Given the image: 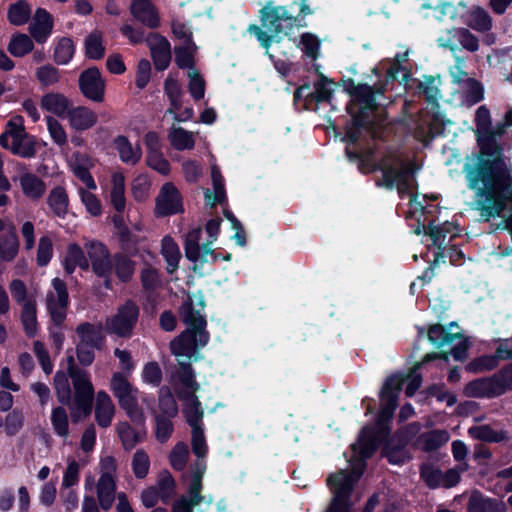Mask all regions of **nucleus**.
Here are the masks:
<instances>
[{
    "label": "nucleus",
    "mask_w": 512,
    "mask_h": 512,
    "mask_svg": "<svg viewBox=\"0 0 512 512\" xmlns=\"http://www.w3.org/2000/svg\"><path fill=\"white\" fill-rule=\"evenodd\" d=\"M204 307L202 296H198L195 300L189 298V301L179 308V315L186 329L170 342L171 353L178 364L171 384L179 399L192 397L200 389V385L195 381L191 363L201 358L199 351L209 341Z\"/></svg>",
    "instance_id": "f257e3e1"
},
{
    "label": "nucleus",
    "mask_w": 512,
    "mask_h": 512,
    "mask_svg": "<svg viewBox=\"0 0 512 512\" xmlns=\"http://www.w3.org/2000/svg\"><path fill=\"white\" fill-rule=\"evenodd\" d=\"M437 358L443 359L445 363L448 362L447 354H427L421 363H417L412 371L404 377L401 374L390 376L384 383L380 394V413L375 427H366L362 430L359 436V450L363 458L370 457L376 450L378 444L387 438L390 432L388 422L393 416L394 410L397 406V399L403 384H406L405 394L411 397L421 386L422 378L417 372L423 365L430 360Z\"/></svg>",
    "instance_id": "f03ea898"
},
{
    "label": "nucleus",
    "mask_w": 512,
    "mask_h": 512,
    "mask_svg": "<svg viewBox=\"0 0 512 512\" xmlns=\"http://www.w3.org/2000/svg\"><path fill=\"white\" fill-rule=\"evenodd\" d=\"M379 169L382 177L378 180V185L390 189L396 188L402 197L407 195L412 213L423 211V205L414 194L415 172L410 162H407L400 154L392 152L382 158Z\"/></svg>",
    "instance_id": "7ed1b4c3"
},
{
    "label": "nucleus",
    "mask_w": 512,
    "mask_h": 512,
    "mask_svg": "<svg viewBox=\"0 0 512 512\" xmlns=\"http://www.w3.org/2000/svg\"><path fill=\"white\" fill-rule=\"evenodd\" d=\"M313 10L305 0H294L284 5H277L274 1H268L259 10V22L267 27L266 32H291L306 28V17Z\"/></svg>",
    "instance_id": "20e7f679"
},
{
    "label": "nucleus",
    "mask_w": 512,
    "mask_h": 512,
    "mask_svg": "<svg viewBox=\"0 0 512 512\" xmlns=\"http://www.w3.org/2000/svg\"><path fill=\"white\" fill-rule=\"evenodd\" d=\"M68 376L74 388V408L72 422L77 423L82 417H87L92 411L94 387L87 371L75 365L73 356L67 358Z\"/></svg>",
    "instance_id": "39448f33"
},
{
    "label": "nucleus",
    "mask_w": 512,
    "mask_h": 512,
    "mask_svg": "<svg viewBox=\"0 0 512 512\" xmlns=\"http://www.w3.org/2000/svg\"><path fill=\"white\" fill-rule=\"evenodd\" d=\"M220 225L221 219L219 218H214L207 222L205 228L209 235V239L202 245L199 244L202 238L201 227L194 228L186 234L184 242L185 256L188 260L195 263L194 268L197 267L198 262L202 265L208 262L209 258H212L213 261L216 260L211 246L217 239Z\"/></svg>",
    "instance_id": "423d86ee"
},
{
    "label": "nucleus",
    "mask_w": 512,
    "mask_h": 512,
    "mask_svg": "<svg viewBox=\"0 0 512 512\" xmlns=\"http://www.w3.org/2000/svg\"><path fill=\"white\" fill-rule=\"evenodd\" d=\"M0 145L22 158H32L36 154L35 140L25 131L23 118L19 115L7 122L5 131L0 135Z\"/></svg>",
    "instance_id": "0eeeda50"
},
{
    "label": "nucleus",
    "mask_w": 512,
    "mask_h": 512,
    "mask_svg": "<svg viewBox=\"0 0 512 512\" xmlns=\"http://www.w3.org/2000/svg\"><path fill=\"white\" fill-rule=\"evenodd\" d=\"M110 389L130 420L136 424H144V412L138 404V389L128 381L127 376L119 372L113 373Z\"/></svg>",
    "instance_id": "6e6552de"
},
{
    "label": "nucleus",
    "mask_w": 512,
    "mask_h": 512,
    "mask_svg": "<svg viewBox=\"0 0 512 512\" xmlns=\"http://www.w3.org/2000/svg\"><path fill=\"white\" fill-rule=\"evenodd\" d=\"M327 484L331 488L334 497L326 512H350L352 471L340 470L329 475Z\"/></svg>",
    "instance_id": "1a4fd4ad"
},
{
    "label": "nucleus",
    "mask_w": 512,
    "mask_h": 512,
    "mask_svg": "<svg viewBox=\"0 0 512 512\" xmlns=\"http://www.w3.org/2000/svg\"><path fill=\"white\" fill-rule=\"evenodd\" d=\"M139 309L132 301H126L125 304L117 309L116 314L107 318L105 329L108 333L118 337L128 338L137 324Z\"/></svg>",
    "instance_id": "9d476101"
},
{
    "label": "nucleus",
    "mask_w": 512,
    "mask_h": 512,
    "mask_svg": "<svg viewBox=\"0 0 512 512\" xmlns=\"http://www.w3.org/2000/svg\"><path fill=\"white\" fill-rule=\"evenodd\" d=\"M53 290L46 294V307L55 325H61L66 318L69 294L66 283L60 278L52 280Z\"/></svg>",
    "instance_id": "9b49d317"
},
{
    "label": "nucleus",
    "mask_w": 512,
    "mask_h": 512,
    "mask_svg": "<svg viewBox=\"0 0 512 512\" xmlns=\"http://www.w3.org/2000/svg\"><path fill=\"white\" fill-rule=\"evenodd\" d=\"M428 339L437 347H451V354L455 360L463 361L468 349L467 340L459 333H449L441 325H432L428 331Z\"/></svg>",
    "instance_id": "f8f14e48"
},
{
    "label": "nucleus",
    "mask_w": 512,
    "mask_h": 512,
    "mask_svg": "<svg viewBox=\"0 0 512 512\" xmlns=\"http://www.w3.org/2000/svg\"><path fill=\"white\" fill-rule=\"evenodd\" d=\"M91 263L92 271L105 279V286L110 288V276L112 274V261L108 248L99 241H90L84 245Z\"/></svg>",
    "instance_id": "ddd939ff"
},
{
    "label": "nucleus",
    "mask_w": 512,
    "mask_h": 512,
    "mask_svg": "<svg viewBox=\"0 0 512 512\" xmlns=\"http://www.w3.org/2000/svg\"><path fill=\"white\" fill-rule=\"evenodd\" d=\"M78 85L85 98L96 103L104 101L106 82L97 67H90L82 71L78 78Z\"/></svg>",
    "instance_id": "4468645a"
},
{
    "label": "nucleus",
    "mask_w": 512,
    "mask_h": 512,
    "mask_svg": "<svg viewBox=\"0 0 512 512\" xmlns=\"http://www.w3.org/2000/svg\"><path fill=\"white\" fill-rule=\"evenodd\" d=\"M129 11L135 23L150 30L161 27L159 9L152 0H131Z\"/></svg>",
    "instance_id": "2eb2a0df"
},
{
    "label": "nucleus",
    "mask_w": 512,
    "mask_h": 512,
    "mask_svg": "<svg viewBox=\"0 0 512 512\" xmlns=\"http://www.w3.org/2000/svg\"><path fill=\"white\" fill-rule=\"evenodd\" d=\"M145 43L149 47L155 69L158 71L167 69L172 58L168 40L161 34H147Z\"/></svg>",
    "instance_id": "dca6fc26"
},
{
    "label": "nucleus",
    "mask_w": 512,
    "mask_h": 512,
    "mask_svg": "<svg viewBox=\"0 0 512 512\" xmlns=\"http://www.w3.org/2000/svg\"><path fill=\"white\" fill-rule=\"evenodd\" d=\"M183 211L181 196L172 183H165L156 198L155 213L158 216H168Z\"/></svg>",
    "instance_id": "f3484780"
},
{
    "label": "nucleus",
    "mask_w": 512,
    "mask_h": 512,
    "mask_svg": "<svg viewBox=\"0 0 512 512\" xmlns=\"http://www.w3.org/2000/svg\"><path fill=\"white\" fill-rule=\"evenodd\" d=\"M463 23L476 32H490L492 29V17L481 6H471L462 15Z\"/></svg>",
    "instance_id": "a211bd4d"
},
{
    "label": "nucleus",
    "mask_w": 512,
    "mask_h": 512,
    "mask_svg": "<svg viewBox=\"0 0 512 512\" xmlns=\"http://www.w3.org/2000/svg\"><path fill=\"white\" fill-rule=\"evenodd\" d=\"M67 118L70 126L77 131L92 128L98 120L97 114L85 106L71 107Z\"/></svg>",
    "instance_id": "6ab92c4d"
},
{
    "label": "nucleus",
    "mask_w": 512,
    "mask_h": 512,
    "mask_svg": "<svg viewBox=\"0 0 512 512\" xmlns=\"http://www.w3.org/2000/svg\"><path fill=\"white\" fill-rule=\"evenodd\" d=\"M115 413V405L105 391H99L96 396L95 418L100 427L111 425Z\"/></svg>",
    "instance_id": "aec40b11"
},
{
    "label": "nucleus",
    "mask_w": 512,
    "mask_h": 512,
    "mask_svg": "<svg viewBox=\"0 0 512 512\" xmlns=\"http://www.w3.org/2000/svg\"><path fill=\"white\" fill-rule=\"evenodd\" d=\"M40 105L44 110L58 117H67L71 108V102L65 95L54 92L43 95Z\"/></svg>",
    "instance_id": "412c9836"
},
{
    "label": "nucleus",
    "mask_w": 512,
    "mask_h": 512,
    "mask_svg": "<svg viewBox=\"0 0 512 512\" xmlns=\"http://www.w3.org/2000/svg\"><path fill=\"white\" fill-rule=\"evenodd\" d=\"M103 326L99 324H92L84 322L76 327V333L79 337V342L90 344L96 349H101L104 341Z\"/></svg>",
    "instance_id": "4be33fe9"
},
{
    "label": "nucleus",
    "mask_w": 512,
    "mask_h": 512,
    "mask_svg": "<svg viewBox=\"0 0 512 512\" xmlns=\"http://www.w3.org/2000/svg\"><path fill=\"white\" fill-rule=\"evenodd\" d=\"M114 144L120 159L124 163L135 165L140 161L142 150L139 144L132 145L128 138L122 135L115 138Z\"/></svg>",
    "instance_id": "5701e85b"
},
{
    "label": "nucleus",
    "mask_w": 512,
    "mask_h": 512,
    "mask_svg": "<svg viewBox=\"0 0 512 512\" xmlns=\"http://www.w3.org/2000/svg\"><path fill=\"white\" fill-rule=\"evenodd\" d=\"M97 500L103 510H109L115 501L116 482L114 478L99 477L96 485Z\"/></svg>",
    "instance_id": "b1692460"
},
{
    "label": "nucleus",
    "mask_w": 512,
    "mask_h": 512,
    "mask_svg": "<svg viewBox=\"0 0 512 512\" xmlns=\"http://www.w3.org/2000/svg\"><path fill=\"white\" fill-rule=\"evenodd\" d=\"M23 194L31 200H39L45 193L46 185L42 179L32 173H25L19 178Z\"/></svg>",
    "instance_id": "393cba45"
},
{
    "label": "nucleus",
    "mask_w": 512,
    "mask_h": 512,
    "mask_svg": "<svg viewBox=\"0 0 512 512\" xmlns=\"http://www.w3.org/2000/svg\"><path fill=\"white\" fill-rule=\"evenodd\" d=\"M47 204L52 213L59 218H64L68 213L69 198L62 186L54 187L47 196Z\"/></svg>",
    "instance_id": "a878e982"
},
{
    "label": "nucleus",
    "mask_w": 512,
    "mask_h": 512,
    "mask_svg": "<svg viewBox=\"0 0 512 512\" xmlns=\"http://www.w3.org/2000/svg\"><path fill=\"white\" fill-rule=\"evenodd\" d=\"M19 250L18 235L15 227H9L6 233L0 234V259L12 261Z\"/></svg>",
    "instance_id": "bb28decb"
},
{
    "label": "nucleus",
    "mask_w": 512,
    "mask_h": 512,
    "mask_svg": "<svg viewBox=\"0 0 512 512\" xmlns=\"http://www.w3.org/2000/svg\"><path fill=\"white\" fill-rule=\"evenodd\" d=\"M384 92V86L380 85L376 90L371 86L359 85L354 87V103L362 105L364 109H373L377 105V97Z\"/></svg>",
    "instance_id": "cd10ccee"
},
{
    "label": "nucleus",
    "mask_w": 512,
    "mask_h": 512,
    "mask_svg": "<svg viewBox=\"0 0 512 512\" xmlns=\"http://www.w3.org/2000/svg\"><path fill=\"white\" fill-rule=\"evenodd\" d=\"M54 387L57 400L62 405H66L69 407L70 415L72 416V409L74 408V397L72 398L68 376L65 372H56L54 376Z\"/></svg>",
    "instance_id": "c85d7f7f"
},
{
    "label": "nucleus",
    "mask_w": 512,
    "mask_h": 512,
    "mask_svg": "<svg viewBox=\"0 0 512 512\" xmlns=\"http://www.w3.org/2000/svg\"><path fill=\"white\" fill-rule=\"evenodd\" d=\"M450 435L446 430H433L421 434L417 439V446L425 451H433L447 443Z\"/></svg>",
    "instance_id": "c756f323"
},
{
    "label": "nucleus",
    "mask_w": 512,
    "mask_h": 512,
    "mask_svg": "<svg viewBox=\"0 0 512 512\" xmlns=\"http://www.w3.org/2000/svg\"><path fill=\"white\" fill-rule=\"evenodd\" d=\"M158 411H153L155 414H162L168 417H176L178 414V405L172 394L171 388L162 386L158 392Z\"/></svg>",
    "instance_id": "7c9ffc66"
},
{
    "label": "nucleus",
    "mask_w": 512,
    "mask_h": 512,
    "mask_svg": "<svg viewBox=\"0 0 512 512\" xmlns=\"http://www.w3.org/2000/svg\"><path fill=\"white\" fill-rule=\"evenodd\" d=\"M409 51L406 50L403 54H397L394 59H386L379 63L373 69V72L378 74L385 71L387 80H394L401 71H406L402 63L407 60Z\"/></svg>",
    "instance_id": "2f4dec72"
},
{
    "label": "nucleus",
    "mask_w": 512,
    "mask_h": 512,
    "mask_svg": "<svg viewBox=\"0 0 512 512\" xmlns=\"http://www.w3.org/2000/svg\"><path fill=\"white\" fill-rule=\"evenodd\" d=\"M31 6L25 0H18L8 7L7 19L14 26H23L31 18Z\"/></svg>",
    "instance_id": "473e14b6"
},
{
    "label": "nucleus",
    "mask_w": 512,
    "mask_h": 512,
    "mask_svg": "<svg viewBox=\"0 0 512 512\" xmlns=\"http://www.w3.org/2000/svg\"><path fill=\"white\" fill-rule=\"evenodd\" d=\"M30 19L27 32H52L54 18L45 8L38 7Z\"/></svg>",
    "instance_id": "72a5a7b5"
},
{
    "label": "nucleus",
    "mask_w": 512,
    "mask_h": 512,
    "mask_svg": "<svg viewBox=\"0 0 512 512\" xmlns=\"http://www.w3.org/2000/svg\"><path fill=\"white\" fill-rule=\"evenodd\" d=\"M180 400L184 401L183 412L185 414L188 424L191 426L192 429L194 427L200 428L204 413L201 407V403L199 402L197 396L192 395V397Z\"/></svg>",
    "instance_id": "f704fd0d"
},
{
    "label": "nucleus",
    "mask_w": 512,
    "mask_h": 512,
    "mask_svg": "<svg viewBox=\"0 0 512 512\" xmlns=\"http://www.w3.org/2000/svg\"><path fill=\"white\" fill-rule=\"evenodd\" d=\"M112 188L110 192L111 204L118 212L125 209V178L121 173H114L111 178Z\"/></svg>",
    "instance_id": "c9c22d12"
},
{
    "label": "nucleus",
    "mask_w": 512,
    "mask_h": 512,
    "mask_svg": "<svg viewBox=\"0 0 512 512\" xmlns=\"http://www.w3.org/2000/svg\"><path fill=\"white\" fill-rule=\"evenodd\" d=\"M161 253L167 262L168 273L172 274L178 268L181 254L178 245L171 237L166 236L163 238Z\"/></svg>",
    "instance_id": "e433bc0d"
},
{
    "label": "nucleus",
    "mask_w": 512,
    "mask_h": 512,
    "mask_svg": "<svg viewBox=\"0 0 512 512\" xmlns=\"http://www.w3.org/2000/svg\"><path fill=\"white\" fill-rule=\"evenodd\" d=\"M122 282H127L131 279L134 273V262L126 255L117 253L113 256L112 272Z\"/></svg>",
    "instance_id": "4c0bfd02"
},
{
    "label": "nucleus",
    "mask_w": 512,
    "mask_h": 512,
    "mask_svg": "<svg viewBox=\"0 0 512 512\" xmlns=\"http://www.w3.org/2000/svg\"><path fill=\"white\" fill-rule=\"evenodd\" d=\"M168 139L177 150L192 149L194 147L193 133L181 127L172 126Z\"/></svg>",
    "instance_id": "58836bf2"
},
{
    "label": "nucleus",
    "mask_w": 512,
    "mask_h": 512,
    "mask_svg": "<svg viewBox=\"0 0 512 512\" xmlns=\"http://www.w3.org/2000/svg\"><path fill=\"white\" fill-rule=\"evenodd\" d=\"M21 322L27 336L33 337L36 335L37 317L35 300H27V302L24 303L21 311Z\"/></svg>",
    "instance_id": "ea45409f"
},
{
    "label": "nucleus",
    "mask_w": 512,
    "mask_h": 512,
    "mask_svg": "<svg viewBox=\"0 0 512 512\" xmlns=\"http://www.w3.org/2000/svg\"><path fill=\"white\" fill-rule=\"evenodd\" d=\"M196 49L195 44L190 40L189 37H185L184 45L175 48V62L181 69L193 68L194 58L193 54Z\"/></svg>",
    "instance_id": "a19ab883"
},
{
    "label": "nucleus",
    "mask_w": 512,
    "mask_h": 512,
    "mask_svg": "<svg viewBox=\"0 0 512 512\" xmlns=\"http://www.w3.org/2000/svg\"><path fill=\"white\" fill-rule=\"evenodd\" d=\"M496 385L494 384L493 377L489 379H479L470 382L465 388L468 396L472 397H485L495 394Z\"/></svg>",
    "instance_id": "79ce46f5"
},
{
    "label": "nucleus",
    "mask_w": 512,
    "mask_h": 512,
    "mask_svg": "<svg viewBox=\"0 0 512 512\" xmlns=\"http://www.w3.org/2000/svg\"><path fill=\"white\" fill-rule=\"evenodd\" d=\"M468 434L474 438L486 442H500L506 439V433L493 430L488 425H478L470 427Z\"/></svg>",
    "instance_id": "37998d69"
},
{
    "label": "nucleus",
    "mask_w": 512,
    "mask_h": 512,
    "mask_svg": "<svg viewBox=\"0 0 512 512\" xmlns=\"http://www.w3.org/2000/svg\"><path fill=\"white\" fill-rule=\"evenodd\" d=\"M51 424L58 436L64 439L69 436V418L65 408L58 406L52 410Z\"/></svg>",
    "instance_id": "c03bdc74"
},
{
    "label": "nucleus",
    "mask_w": 512,
    "mask_h": 512,
    "mask_svg": "<svg viewBox=\"0 0 512 512\" xmlns=\"http://www.w3.org/2000/svg\"><path fill=\"white\" fill-rule=\"evenodd\" d=\"M34 47L33 40L27 34H16L8 44V51L14 57H22L31 52Z\"/></svg>",
    "instance_id": "a18cd8bd"
},
{
    "label": "nucleus",
    "mask_w": 512,
    "mask_h": 512,
    "mask_svg": "<svg viewBox=\"0 0 512 512\" xmlns=\"http://www.w3.org/2000/svg\"><path fill=\"white\" fill-rule=\"evenodd\" d=\"M84 47L87 58L99 60L104 57L105 46L100 34H89L84 41Z\"/></svg>",
    "instance_id": "49530a36"
},
{
    "label": "nucleus",
    "mask_w": 512,
    "mask_h": 512,
    "mask_svg": "<svg viewBox=\"0 0 512 512\" xmlns=\"http://www.w3.org/2000/svg\"><path fill=\"white\" fill-rule=\"evenodd\" d=\"M462 93L463 102L468 106L474 105L483 99V87L475 79L459 88Z\"/></svg>",
    "instance_id": "de8ad7c7"
},
{
    "label": "nucleus",
    "mask_w": 512,
    "mask_h": 512,
    "mask_svg": "<svg viewBox=\"0 0 512 512\" xmlns=\"http://www.w3.org/2000/svg\"><path fill=\"white\" fill-rule=\"evenodd\" d=\"M320 43L315 34H301L298 47L307 57L316 60L320 55Z\"/></svg>",
    "instance_id": "09e8293b"
},
{
    "label": "nucleus",
    "mask_w": 512,
    "mask_h": 512,
    "mask_svg": "<svg viewBox=\"0 0 512 512\" xmlns=\"http://www.w3.org/2000/svg\"><path fill=\"white\" fill-rule=\"evenodd\" d=\"M155 436L160 443L166 442L174 431L172 418L162 414H155Z\"/></svg>",
    "instance_id": "8fccbe9b"
},
{
    "label": "nucleus",
    "mask_w": 512,
    "mask_h": 512,
    "mask_svg": "<svg viewBox=\"0 0 512 512\" xmlns=\"http://www.w3.org/2000/svg\"><path fill=\"white\" fill-rule=\"evenodd\" d=\"M454 226L452 223L445 222L442 225H433L429 224V233L428 236L432 242V245L441 248V246L445 243L446 234L451 233L450 239L454 237Z\"/></svg>",
    "instance_id": "3c124183"
},
{
    "label": "nucleus",
    "mask_w": 512,
    "mask_h": 512,
    "mask_svg": "<svg viewBox=\"0 0 512 512\" xmlns=\"http://www.w3.org/2000/svg\"><path fill=\"white\" fill-rule=\"evenodd\" d=\"M73 41L68 37H62L55 47L54 60L57 64H67L74 55Z\"/></svg>",
    "instance_id": "603ef678"
},
{
    "label": "nucleus",
    "mask_w": 512,
    "mask_h": 512,
    "mask_svg": "<svg viewBox=\"0 0 512 512\" xmlns=\"http://www.w3.org/2000/svg\"><path fill=\"white\" fill-rule=\"evenodd\" d=\"M118 435L122 441L124 449L131 450L142 440V437L127 422L120 423L117 426Z\"/></svg>",
    "instance_id": "864d4df0"
},
{
    "label": "nucleus",
    "mask_w": 512,
    "mask_h": 512,
    "mask_svg": "<svg viewBox=\"0 0 512 512\" xmlns=\"http://www.w3.org/2000/svg\"><path fill=\"white\" fill-rule=\"evenodd\" d=\"M163 502H167L175 490V481L172 475L164 470L160 472L155 486Z\"/></svg>",
    "instance_id": "5fc2aeb1"
},
{
    "label": "nucleus",
    "mask_w": 512,
    "mask_h": 512,
    "mask_svg": "<svg viewBox=\"0 0 512 512\" xmlns=\"http://www.w3.org/2000/svg\"><path fill=\"white\" fill-rule=\"evenodd\" d=\"M150 459L143 449H138L132 458V469L136 478L143 479L148 475Z\"/></svg>",
    "instance_id": "6e6d98bb"
},
{
    "label": "nucleus",
    "mask_w": 512,
    "mask_h": 512,
    "mask_svg": "<svg viewBox=\"0 0 512 512\" xmlns=\"http://www.w3.org/2000/svg\"><path fill=\"white\" fill-rule=\"evenodd\" d=\"M36 78L42 86L48 87L57 84L61 75L56 67L46 64L36 70Z\"/></svg>",
    "instance_id": "4d7b16f0"
},
{
    "label": "nucleus",
    "mask_w": 512,
    "mask_h": 512,
    "mask_svg": "<svg viewBox=\"0 0 512 512\" xmlns=\"http://www.w3.org/2000/svg\"><path fill=\"white\" fill-rule=\"evenodd\" d=\"M189 458V450L185 443H177L170 452L169 459L171 466L178 471L185 468Z\"/></svg>",
    "instance_id": "13d9d810"
},
{
    "label": "nucleus",
    "mask_w": 512,
    "mask_h": 512,
    "mask_svg": "<svg viewBox=\"0 0 512 512\" xmlns=\"http://www.w3.org/2000/svg\"><path fill=\"white\" fill-rule=\"evenodd\" d=\"M206 470V464L203 459L196 461L192 466V478L188 488V494H194L196 497L201 495L202 478Z\"/></svg>",
    "instance_id": "bf43d9fd"
},
{
    "label": "nucleus",
    "mask_w": 512,
    "mask_h": 512,
    "mask_svg": "<svg viewBox=\"0 0 512 512\" xmlns=\"http://www.w3.org/2000/svg\"><path fill=\"white\" fill-rule=\"evenodd\" d=\"M188 90L195 100H200L205 94V80L196 69L188 71Z\"/></svg>",
    "instance_id": "052dcab7"
},
{
    "label": "nucleus",
    "mask_w": 512,
    "mask_h": 512,
    "mask_svg": "<svg viewBox=\"0 0 512 512\" xmlns=\"http://www.w3.org/2000/svg\"><path fill=\"white\" fill-rule=\"evenodd\" d=\"M53 254V242L49 236H42L39 239L37 248V264L41 267L46 266Z\"/></svg>",
    "instance_id": "680f3d73"
},
{
    "label": "nucleus",
    "mask_w": 512,
    "mask_h": 512,
    "mask_svg": "<svg viewBox=\"0 0 512 512\" xmlns=\"http://www.w3.org/2000/svg\"><path fill=\"white\" fill-rule=\"evenodd\" d=\"M203 498L202 495H198V497L194 494L182 495L173 503L171 512H193L194 507L199 505Z\"/></svg>",
    "instance_id": "e2e57ef3"
},
{
    "label": "nucleus",
    "mask_w": 512,
    "mask_h": 512,
    "mask_svg": "<svg viewBox=\"0 0 512 512\" xmlns=\"http://www.w3.org/2000/svg\"><path fill=\"white\" fill-rule=\"evenodd\" d=\"M46 122L49 134L53 141L59 146H64L67 143V134L62 124L51 116L46 118Z\"/></svg>",
    "instance_id": "0e129e2a"
},
{
    "label": "nucleus",
    "mask_w": 512,
    "mask_h": 512,
    "mask_svg": "<svg viewBox=\"0 0 512 512\" xmlns=\"http://www.w3.org/2000/svg\"><path fill=\"white\" fill-rule=\"evenodd\" d=\"M493 381L496 385L495 394L500 395L506 390L512 389V365L507 366L494 375Z\"/></svg>",
    "instance_id": "69168bd1"
},
{
    "label": "nucleus",
    "mask_w": 512,
    "mask_h": 512,
    "mask_svg": "<svg viewBox=\"0 0 512 512\" xmlns=\"http://www.w3.org/2000/svg\"><path fill=\"white\" fill-rule=\"evenodd\" d=\"M24 424V415L22 411L14 409L8 413L5 418V431L8 435L13 436L17 434Z\"/></svg>",
    "instance_id": "338daca9"
},
{
    "label": "nucleus",
    "mask_w": 512,
    "mask_h": 512,
    "mask_svg": "<svg viewBox=\"0 0 512 512\" xmlns=\"http://www.w3.org/2000/svg\"><path fill=\"white\" fill-rule=\"evenodd\" d=\"M146 163L162 175H167L170 172L169 162L163 157L161 151L147 153Z\"/></svg>",
    "instance_id": "774afa93"
}]
</instances>
